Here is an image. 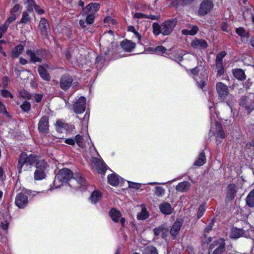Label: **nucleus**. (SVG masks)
I'll return each instance as SVG.
<instances>
[{
	"mask_svg": "<svg viewBox=\"0 0 254 254\" xmlns=\"http://www.w3.org/2000/svg\"><path fill=\"white\" fill-rule=\"evenodd\" d=\"M36 162H37L36 169L34 175V179L38 181L44 179L46 176V170L47 165L44 160H40L37 161L36 157L32 155L27 156L24 153L20 155L18 161V167L20 168L19 173L22 169L25 171L29 169L30 166Z\"/></svg>",
	"mask_w": 254,
	"mask_h": 254,
	"instance_id": "nucleus-1",
	"label": "nucleus"
},
{
	"mask_svg": "<svg viewBox=\"0 0 254 254\" xmlns=\"http://www.w3.org/2000/svg\"><path fill=\"white\" fill-rule=\"evenodd\" d=\"M72 178L78 183V186L76 187L80 188L85 186V180L79 173L76 172L73 174L70 170L66 168L59 171L55 177L54 181V186L56 188H59Z\"/></svg>",
	"mask_w": 254,
	"mask_h": 254,
	"instance_id": "nucleus-2",
	"label": "nucleus"
},
{
	"mask_svg": "<svg viewBox=\"0 0 254 254\" xmlns=\"http://www.w3.org/2000/svg\"><path fill=\"white\" fill-rule=\"evenodd\" d=\"M177 21L176 19H171L165 21L161 25L154 23L152 25L153 33L155 36L162 34L164 36L170 35L175 28Z\"/></svg>",
	"mask_w": 254,
	"mask_h": 254,
	"instance_id": "nucleus-3",
	"label": "nucleus"
},
{
	"mask_svg": "<svg viewBox=\"0 0 254 254\" xmlns=\"http://www.w3.org/2000/svg\"><path fill=\"white\" fill-rule=\"evenodd\" d=\"M191 71L194 75V79L196 80L200 88L202 89L207 79L206 70L202 66H198L191 69Z\"/></svg>",
	"mask_w": 254,
	"mask_h": 254,
	"instance_id": "nucleus-4",
	"label": "nucleus"
},
{
	"mask_svg": "<svg viewBox=\"0 0 254 254\" xmlns=\"http://www.w3.org/2000/svg\"><path fill=\"white\" fill-rule=\"evenodd\" d=\"M211 124L212 127L210 131L217 138H224L225 137V134L224 132L222 130L221 125L217 121H212Z\"/></svg>",
	"mask_w": 254,
	"mask_h": 254,
	"instance_id": "nucleus-5",
	"label": "nucleus"
},
{
	"mask_svg": "<svg viewBox=\"0 0 254 254\" xmlns=\"http://www.w3.org/2000/svg\"><path fill=\"white\" fill-rule=\"evenodd\" d=\"M217 92L220 100H225L228 95V89L226 85L222 82H218L216 85Z\"/></svg>",
	"mask_w": 254,
	"mask_h": 254,
	"instance_id": "nucleus-6",
	"label": "nucleus"
},
{
	"mask_svg": "<svg viewBox=\"0 0 254 254\" xmlns=\"http://www.w3.org/2000/svg\"><path fill=\"white\" fill-rule=\"evenodd\" d=\"M213 3L211 0H203L200 4L199 8V13L200 15H205L213 8Z\"/></svg>",
	"mask_w": 254,
	"mask_h": 254,
	"instance_id": "nucleus-7",
	"label": "nucleus"
},
{
	"mask_svg": "<svg viewBox=\"0 0 254 254\" xmlns=\"http://www.w3.org/2000/svg\"><path fill=\"white\" fill-rule=\"evenodd\" d=\"M28 204L27 195L25 193L24 190L19 192L17 195V206L19 208H24Z\"/></svg>",
	"mask_w": 254,
	"mask_h": 254,
	"instance_id": "nucleus-8",
	"label": "nucleus"
},
{
	"mask_svg": "<svg viewBox=\"0 0 254 254\" xmlns=\"http://www.w3.org/2000/svg\"><path fill=\"white\" fill-rule=\"evenodd\" d=\"M86 99L84 97H80L73 105L74 112L78 114L83 113L85 110Z\"/></svg>",
	"mask_w": 254,
	"mask_h": 254,
	"instance_id": "nucleus-9",
	"label": "nucleus"
},
{
	"mask_svg": "<svg viewBox=\"0 0 254 254\" xmlns=\"http://www.w3.org/2000/svg\"><path fill=\"white\" fill-rule=\"evenodd\" d=\"M73 81L71 76L68 75H63L60 81V85L62 89L66 90L68 89Z\"/></svg>",
	"mask_w": 254,
	"mask_h": 254,
	"instance_id": "nucleus-10",
	"label": "nucleus"
},
{
	"mask_svg": "<svg viewBox=\"0 0 254 254\" xmlns=\"http://www.w3.org/2000/svg\"><path fill=\"white\" fill-rule=\"evenodd\" d=\"M39 29H40L42 35L44 37H47L48 35L49 26L47 20L44 18L41 19L39 24Z\"/></svg>",
	"mask_w": 254,
	"mask_h": 254,
	"instance_id": "nucleus-11",
	"label": "nucleus"
},
{
	"mask_svg": "<svg viewBox=\"0 0 254 254\" xmlns=\"http://www.w3.org/2000/svg\"><path fill=\"white\" fill-rule=\"evenodd\" d=\"M38 129L39 131L46 133L49 129L48 118L44 116L40 119L38 124Z\"/></svg>",
	"mask_w": 254,
	"mask_h": 254,
	"instance_id": "nucleus-12",
	"label": "nucleus"
},
{
	"mask_svg": "<svg viewBox=\"0 0 254 254\" xmlns=\"http://www.w3.org/2000/svg\"><path fill=\"white\" fill-rule=\"evenodd\" d=\"M100 8V4L98 3H91L83 9L84 14L91 13L94 14Z\"/></svg>",
	"mask_w": 254,
	"mask_h": 254,
	"instance_id": "nucleus-13",
	"label": "nucleus"
},
{
	"mask_svg": "<svg viewBox=\"0 0 254 254\" xmlns=\"http://www.w3.org/2000/svg\"><path fill=\"white\" fill-rule=\"evenodd\" d=\"M191 46L196 49H203L207 47V42L203 39H195L192 41Z\"/></svg>",
	"mask_w": 254,
	"mask_h": 254,
	"instance_id": "nucleus-14",
	"label": "nucleus"
},
{
	"mask_svg": "<svg viewBox=\"0 0 254 254\" xmlns=\"http://www.w3.org/2000/svg\"><path fill=\"white\" fill-rule=\"evenodd\" d=\"M114 37L113 32L109 31L108 33L104 34L101 38V42L103 45H106L108 47L113 43Z\"/></svg>",
	"mask_w": 254,
	"mask_h": 254,
	"instance_id": "nucleus-15",
	"label": "nucleus"
},
{
	"mask_svg": "<svg viewBox=\"0 0 254 254\" xmlns=\"http://www.w3.org/2000/svg\"><path fill=\"white\" fill-rule=\"evenodd\" d=\"M182 225L183 220L182 219L177 220L175 221L170 230V232L171 236L175 237L177 235Z\"/></svg>",
	"mask_w": 254,
	"mask_h": 254,
	"instance_id": "nucleus-16",
	"label": "nucleus"
},
{
	"mask_svg": "<svg viewBox=\"0 0 254 254\" xmlns=\"http://www.w3.org/2000/svg\"><path fill=\"white\" fill-rule=\"evenodd\" d=\"M41 53L42 52L40 51L36 52L28 51L27 52V55L30 58L33 62H40L41 61L42 58Z\"/></svg>",
	"mask_w": 254,
	"mask_h": 254,
	"instance_id": "nucleus-17",
	"label": "nucleus"
},
{
	"mask_svg": "<svg viewBox=\"0 0 254 254\" xmlns=\"http://www.w3.org/2000/svg\"><path fill=\"white\" fill-rule=\"evenodd\" d=\"M159 208L161 212L165 215L171 214L173 210L171 204L168 202L161 203L159 206Z\"/></svg>",
	"mask_w": 254,
	"mask_h": 254,
	"instance_id": "nucleus-18",
	"label": "nucleus"
},
{
	"mask_svg": "<svg viewBox=\"0 0 254 254\" xmlns=\"http://www.w3.org/2000/svg\"><path fill=\"white\" fill-rule=\"evenodd\" d=\"M122 48L127 52H131L135 47V44L129 40H125L121 42Z\"/></svg>",
	"mask_w": 254,
	"mask_h": 254,
	"instance_id": "nucleus-19",
	"label": "nucleus"
},
{
	"mask_svg": "<svg viewBox=\"0 0 254 254\" xmlns=\"http://www.w3.org/2000/svg\"><path fill=\"white\" fill-rule=\"evenodd\" d=\"M227 197L230 199H233L236 195L237 191V188L234 184H230L227 188Z\"/></svg>",
	"mask_w": 254,
	"mask_h": 254,
	"instance_id": "nucleus-20",
	"label": "nucleus"
},
{
	"mask_svg": "<svg viewBox=\"0 0 254 254\" xmlns=\"http://www.w3.org/2000/svg\"><path fill=\"white\" fill-rule=\"evenodd\" d=\"M91 162L97 165V169L98 170L99 173H105L106 171V166L100 160L97 158H93L91 160Z\"/></svg>",
	"mask_w": 254,
	"mask_h": 254,
	"instance_id": "nucleus-21",
	"label": "nucleus"
},
{
	"mask_svg": "<svg viewBox=\"0 0 254 254\" xmlns=\"http://www.w3.org/2000/svg\"><path fill=\"white\" fill-rule=\"evenodd\" d=\"M102 194L97 190L94 191L91 194L90 197V202L95 204L101 199Z\"/></svg>",
	"mask_w": 254,
	"mask_h": 254,
	"instance_id": "nucleus-22",
	"label": "nucleus"
},
{
	"mask_svg": "<svg viewBox=\"0 0 254 254\" xmlns=\"http://www.w3.org/2000/svg\"><path fill=\"white\" fill-rule=\"evenodd\" d=\"M244 234V230L243 229L234 228L231 229L230 237L232 239H238L243 236Z\"/></svg>",
	"mask_w": 254,
	"mask_h": 254,
	"instance_id": "nucleus-23",
	"label": "nucleus"
},
{
	"mask_svg": "<svg viewBox=\"0 0 254 254\" xmlns=\"http://www.w3.org/2000/svg\"><path fill=\"white\" fill-rule=\"evenodd\" d=\"M110 216L114 222H118L122 215L120 211L112 208L110 211Z\"/></svg>",
	"mask_w": 254,
	"mask_h": 254,
	"instance_id": "nucleus-24",
	"label": "nucleus"
},
{
	"mask_svg": "<svg viewBox=\"0 0 254 254\" xmlns=\"http://www.w3.org/2000/svg\"><path fill=\"white\" fill-rule=\"evenodd\" d=\"M190 187V184L188 182H183L179 183L176 187V189L177 191L183 192L189 189Z\"/></svg>",
	"mask_w": 254,
	"mask_h": 254,
	"instance_id": "nucleus-25",
	"label": "nucleus"
},
{
	"mask_svg": "<svg viewBox=\"0 0 254 254\" xmlns=\"http://www.w3.org/2000/svg\"><path fill=\"white\" fill-rule=\"evenodd\" d=\"M205 162L206 158L205 156V153L202 151L200 153L198 157L194 162V165L197 166H200L203 165L205 163Z\"/></svg>",
	"mask_w": 254,
	"mask_h": 254,
	"instance_id": "nucleus-26",
	"label": "nucleus"
},
{
	"mask_svg": "<svg viewBox=\"0 0 254 254\" xmlns=\"http://www.w3.org/2000/svg\"><path fill=\"white\" fill-rule=\"evenodd\" d=\"M56 126L57 131L61 133L66 130L67 128V124L61 120H59L57 122Z\"/></svg>",
	"mask_w": 254,
	"mask_h": 254,
	"instance_id": "nucleus-27",
	"label": "nucleus"
},
{
	"mask_svg": "<svg viewBox=\"0 0 254 254\" xmlns=\"http://www.w3.org/2000/svg\"><path fill=\"white\" fill-rule=\"evenodd\" d=\"M108 183L114 186L119 185V178L116 174H111L108 176Z\"/></svg>",
	"mask_w": 254,
	"mask_h": 254,
	"instance_id": "nucleus-28",
	"label": "nucleus"
},
{
	"mask_svg": "<svg viewBox=\"0 0 254 254\" xmlns=\"http://www.w3.org/2000/svg\"><path fill=\"white\" fill-rule=\"evenodd\" d=\"M141 211L137 214V218L138 220H143L149 217V213L144 206L141 205Z\"/></svg>",
	"mask_w": 254,
	"mask_h": 254,
	"instance_id": "nucleus-29",
	"label": "nucleus"
},
{
	"mask_svg": "<svg viewBox=\"0 0 254 254\" xmlns=\"http://www.w3.org/2000/svg\"><path fill=\"white\" fill-rule=\"evenodd\" d=\"M234 76L239 80L245 79V74L243 70L241 69H235L233 70Z\"/></svg>",
	"mask_w": 254,
	"mask_h": 254,
	"instance_id": "nucleus-30",
	"label": "nucleus"
},
{
	"mask_svg": "<svg viewBox=\"0 0 254 254\" xmlns=\"http://www.w3.org/2000/svg\"><path fill=\"white\" fill-rule=\"evenodd\" d=\"M247 204L250 207L254 206V190L250 192L246 199Z\"/></svg>",
	"mask_w": 254,
	"mask_h": 254,
	"instance_id": "nucleus-31",
	"label": "nucleus"
},
{
	"mask_svg": "<svg viewBox=\"0 0 254 254\" xmlns=\"http://www.w3.org/2000/svg\"><path fill=\"white\" fill-rule=\"evenodd\" d=\"M38 72L41 77L45 80H50V76L46 70L42 66H39L38 68Z\"/></svg>",
	"mask_w": 254,
	"mask_h": 254,
	"instance_id": "nucleus-32",
	"label": "nucleus"
},
{
	"mask_svg": "<svg viewBox=\"0 0 254 254\" xmlns=\"http://www.w3.org/2000/svg\"><path fill=\"white\" fill-rule=\"evenodd\" d=\"M16 5H14L13 8L10 11V16L8 18V19L6 21V22L4 23L5 25H7L8 26V25L12 21L15 20L16 19Z\"/></svg>",
	"mask_w": 254,
	"mask_h": 254,
	"instance_id": "nucleus-33",
	"label": "nucleus"
},
{
	"mask_svg": "<svg viewBox=\"0 0 254 254\" xmlns=\"http://www.w3.org/2000/svg\"><path fill=\"white\" fill-rule=\"evenodd\" d=\"M16 5H14L13 8L10 11V16L8 18V19L6 21V22L4 23L5 25H7L8 26V25L12 21L15 20L16 19Z\"/></svg>",
	"mask_w": 254,
	"mask_h": 254,
	"instance_id": "nucleus-34",
	"label": "nucleus"
},
{
	"mask_svg": "<svg viewBox=\"0 0 254 254\" xmlns=\"http://www.w3.org/2000/svg\"><path fill=\"white\" fill-rule=\"evenodd\" d=\"M75 141L79 147L83 148L85 146L86 142L81 135L79 134L77 135L75 137Z\"/></svg>",
	"mask_w": 254,
	"mask_h": 254,
	"instance_id": "nucleus-35",
	"label": "nucleus"
},
{
	"mask_svg": "<svg viewBox=\"0 0 254 254\" xmlns=\"http://www.w3.org/2000/svg\"><path fill=\"white\" fill-rule=\"evenodd\" d=\"M220 245L214 251L213 254H222L223 249L225 247V243L223 239L219 240Z\"/></svg>",
	"mask_w": 254,
	"mask_h": 254,
	"instance_id": "nucleus-36",
	"label": "nucleus"
},
{
	"mask_svg": "<svg viewBox=\"0 0 254 254\" xmlns=\"http://www.w3.org/2000/svg\"><path fill=\"white\" fill-rule=\"evenodd\" d=\"M144 254H158L156 249L152 246L146 247L143 252Z\"/></svg>",
	"mask_w": 254,
	"mask_h": 254,
	"instance_id": "nucleus-37",
	"label": "nucleus"
},
{
	"mask_svg": "<svg viewBox=\"0 0 254 254\" xmlns=\"http://www.w3.org/2000/svg\"><path fill=\"white\" fill-rule=\"evenodd\" d=\"M154 193L156 196L161 197L165 194V190L161 187H156L155 188Z\"/></svg>",
	"mask_w": 254,
	"mask_h": 254,
	"instance_id": "nucleus-38",
	"label": "nucleus"
},
{
	"mask_svg": "<svg viewBox=\"0 0 254 254\" xmlns=\"http://www.w3.org/2000/svg\"><path fill=\"white\" fill-rule=\"evenodd\" d=\"M236 32L237 34L241 36V37H248V33L246 31L244 28L242 27H239L236 28Z\"/></svg>",
	"mask_w": 254,
	"mask_h": 254,
	"instance_id": "nucleus-39",
	"label": "nucleus"
},
{
	"mask_svg": "<svg viewBox=\"0 0 254 254\" xmlns=\"http://www.w3.org/2000/svg\"><path fill=\"white\" fill-rule=\"evenodd\" d=\"M216 67L218 75H222L224 72L223 63H216Z\"/></svg>",
	"mask_w": 254,
	"mask_h": 254,
	"instance_id": "nucleus-40",
	"label": "nucleus"
},
{
	"mask_svg": "<svg viewBox=\"0 0 254 254\" xmlns=\"http://www.w3.org/2000/svg\"><path fill=\"white\" fill-rule=\"evenodd\" d=\"M86 22L87 24H92L94 21L95 16L94 14H91V13H88V14H83V15H86Z\"/></svg>",
	"mask_w": 254,
	"mask_h": 254,
	"instance_id": "nucleus-41",
	"label": "nucleus"
},
{
	"mask_svg": "<svg viewBox=\"0 0 254 254\" xmlns=\"http://www.w3.org/2000/svg\"><path fill=\"white\" fill-rule=\"evenodd\" d=\"M206 204L202 203L199 207L197 212V218H200L206 210Z\"/></svg>",
	"mask_w": 254,
	"mask_h": 254,
	"instance_id": "nucleus-42",
	"label": "nucleus"
},
{
	"mask_svg": "<svg viewBox=\"0 0 254 254\" xmlns=\"http://www.w3.org/2000/svg\"><path fill=\"white\" fill-rule=\"evenodd\" d=\"M30 20V17L26 11H24L22 13V18L20 23H27Z\"/></svg>",
	"mask_w": 254,
	"mask_h": 254,
	"instance_id": "nucleus-43",
	"label": "nucleus"
},
{
	"mask_svg": "<svg viewBox=\"0 0 254 254\" xmlns=\"http://www.w3.org/2000/svg\"><path fill=\"white\" fill-rule=\"evenodd\" d=\"M21 109L25 112H28L31 108V105L29 102L25 101L20 105Z\"/></svg>",
	"mask_w": 254,
	"mask_h": 254,
	"instance_id": "nucleus-44",
	"label": "nucleus"
},
{
	"mask_svg": "<svg viewBox=\"0 0 254 254\" xmlns=\"http://www.w3.org/2000/svg\"><path fill=\"white\" fill-rule=\"evenodd\" d=\"M26 3L27 9L29 11L32 10L34 7L36 6L34 0H27Z\"/></svg>",
	"mask_w": 254,
	"mask_h": 254,
	"instance_id": "nucleus-45",
	"label": "nucleus"
},
{
	"mask_svg": "<svg viewBox=\"0 0 254 254\" xmlns=\"http://www.w3.org/2000/svg\"><path fill=\"white\" fill-rule=\"evenodd\" d=\"M226 55L225 52H222L218 53L216 57V63H223V58Z\"/></svg>",
	"mask_w": 254,
	"mask_h": 254,
	"instance_id": "nucleus-46",
	"label": "nucleus"
},
{
	"mask_svg": "<svg viewBox=\"0 0 254 254\" xmlns=\"http://www.w3.org/2000/svg\"><path fill=\"white\" fill-rule=\"evenodd\" d=\"M1 93L2 97L4 98H12L13 97L12 95L10 92H9L8 90L5 89H3L1 90Z\"/></svg>",
	"mask_w": 254,
	"mask_h": 254,
	"instance_id": "nucleus-47",
	"label": "nucleus"
},
{
	"mask_svg": "<svg viewBox=\"0 0 254 254\" xmlns=\"http://www.w3.org/2000/svg\"><path fill=\"white\" fill-rule=\"evenodd\" d=\"M128 30L129 31L133 32L134 33L136 37L138 39V41H140V40L141 39V36H140V34L137 32H136L135 31V28L133 26H129L128 27Z\"/></svg>",
	"mask_w": 254,
	"mask_h": 254,
	"instance_id": "nucleus-48",
	"label": "nucleus"
},
{
	"mask_svg": "<svg viewBox=\"0 0 254 254\" xmlns=\"http://www.w3.org/2000/svg\"><path fill=\"white\" fill-rule=\"evenodd\" d=\"M167 51V49L162 46H157L154 50L153 51L156 53H162V54H164L165 52Z\"/></svg>",
	"mask_w": 254,
	"mask_h": 254,
	"instance_id": "nucleus-49",
	"label": "nucleus"
},
{
	"mask_svg": "<svg viewBox=\"0 0 254 254\" xmlns=\"http://www.w3.org/2000/svg\"><path fill=\"white\" fill-rule=\"evenodd\" d=\"M25 46V42H22L18 46H17V56L22 53L24 47Z\"/></svg>",
	"mask_w": 254,
	"mask_h": 254,
	"instance_id": "nucleus-50",
	"label": "nucleus"
},
{
	"mask_svg": "<svg viewBox=\"0 0 254 254\" xmlns=\"http://www.w3.org/2000/svg\"><path fill=\"white\" fill-rule=\"evenodd\" d=\"M0 113H3V114L8 118L10 117V116L9 115V113L6 110L4 106L1 102H0Z\"/></svg>",
	"mask_w": 254,
	"mask_h": 254,
	"instance_id": "nucleus-51",
	"label": "nucleus"
},
{
	"mask_svg": "<svg viewBox=\"0 0 254 254\" xmlns=\"http://www.w3.org/2000/svg\"><path fill=\"white\" fill-rule=\"evenodd\" d=\"M25 193L27 195H29L32 197L36 196V195L41 193L40 191H31L30 190H24Z\"/></svg>",
	"mask_w": 254,
	"mask_h": 254,
	"instance_id": "nucleus-52",
	"label": "nucleus"
},
{
	"mask_svg": "<svg viewBox=\"0 0 254 254\" xmlns=\"http://www.w3.org/2000/svg\"><path fill=\"white\" fill-rule=\"evenodd\" d=\"M161 231H164V226H160L154 230L155 235L158 236L161 234Z\"/></svg>",
	"mask_w": 254,
	"mask_h": 254,
	"instance_id": "nucleus-53",
	"label": "nucleus"
},
{
	"mask_svg": "<svg viewBox=\"0 0 254 254\" xmlns=\"http://www.w3.org/2000/svg\"><path fill=\"white\" fill-rule=\"evenodd\" d=\"M20 96L24 98H30V94L29 92L26 91H23L21 92H20L19 93Z\"/></svg>",
	"mask_w": 254,
	"mask_h": 254,
	"instance_id": "nucleus-54",
	"label": "nucleus"
},
{
	"mask_svg": "<svg viewBox=\"0 0 254 254\" xmlns=\"http://www.w3.org/2000/svg\"><path fill=\"white\" fill-rule=\"evenodd\" d=\"M8 27L7 25H3L0 27V38L2 37L3 34L6 31Z\"/></svg>",
	"mask_w": 254,
	"mask_h": 254,
	"instance_id": "nucleus-55",
	"label": "nucleus"
},
{
	"mask_svg": "<svg viewBox=\"0 0 254 254\" xmlns=\"http://www.w3.org/2000/svg\"><path fill=\"white\" fill-rule=\"evenodd\" d=\"M190 35H194L196 34L197 32L198 31V28L196 26H193L191 29L190 30Z\"/></svg>",
	"mask_w": 254,
	"mask_h": 254,
	"instance_id": "nucleus-56",
	"label": "nucleus"
},
{
	"mask_svg": "<svg viewBox=\"0 0 254 254\" xmlns=\"http://www.w3.org/2000/svg\"><path fill=\"white\" fill-rule=\"evenodd\" d=\"M104 21L106 23H111L113 24H115L116 23L115 20L110 17H106L104 19Z\"/></svg>",
	"mask_w": 254,
	"mask_h": 254,
	"instance_id": "nucleus-57",
	"label": "nucleus"
},
{
	"mask_svg": "<svg viewBox=\"0 0 254 254\" xmlns=\"http://www.w3.org/2000/svg\"><path fill=\"white\" fill-rule=\"evenodd\" d=\"M129 184V187L130 188H135V189H139L140 187V185L138 184H136L134 183L131 182H128Z\"/></svg>",
	"mask_w": 254,
	"mask_h": 254,
	"instance_id": "nucleus-58",
	"label": "nucleus"
},
{
	"mask_svg": "<svg viewBox=\"0 0 254 254\" xmlns=\"http://www.w3.org/2000/svg\"><path fill=\"white\" fill-rule=\"evenodd\" d=\"M8 224L6 221L1 222L0 223V227L4 230H6L8 229Z\"/></svg>",
	"mask_w": 254,
	"mask_h": 254,
	"instance_id": "nucleus-59",
	"label": "nucleus"
},
{
	"mask_svg": "<svg viewBox=\"0 0 254 254\" xmlns=\"http://www.w3.org/2000/svg\"><path fill=\"white\" fill-rule=\"evenodd\" d=\"M64 142L67 144H68L70 145H73L75 144V139H73L67 138L65 140Z\"/></svg>",
	"mask_w": 254,
	"mask_h": 254,
	"instance_id": "nucleus-60",
	"label": "nucleus"
},
{
	"mask_svg": "<svg viewBox=\"0 0 254 254\" xmlns=\"http://www.w3.org/2000/svg\"><path fill=\"white\" fill-rule=\"evenodd\" d=\"M34 8L39 14H42L44 12L43 10L42 9H41V8L39 6L37 5L35 7H34Z\"/></svg>",
	"mask_w": 254,
	"mask_h": 254,
	"instance_id": "nucleus-61",
	"label": "nucleus"
},
{
	"mask_svg": "<svg viewBox=\"0 0 254 254\" xmlns=\"http://www.w3.org/2000/svg\"><path fill=\"white\" fill-rule=\"evenodd\" d=\"M2 85L4 87H5L7 85V82H8V78L6 76H4L3 78H2Z\"/></svg>",
	"mask_w": 254,
	"mask_h": 254,
	"instance_id": "nucleus-62",
	"label": "nucleus"
},
{
	"mask_svg": "<svg viewBox=\"0 0 254 254\" xmlns=\"http://www.w3.org/2000/svg\"><path fill=\"white\" fill-rule=\"evenodd\" d=\"M168 232V229L164 226V231H161V235L163 237H165Z\"/></svg>",
	"mask_w": 254,
	"mask_h": 254,
	"instance_id": "nucleus-63",
	"label": "nucleus"
},
{
	"mask_svg": "<svg viewBox=\"0 0 254 254\" xmlns=\"http://www.w3.org/2000/svg\"><path fill=\"white\" fill-rule=\"evenodd\" d=\"M134 17L136 18H146V15L141 13H136L134 14Z\"/></svg>",
	"mask_w": 254,
	"mask_h": 254,
	"instance_id": "nucleus-64",
	"label": "nucleus"
}]
</instances>
